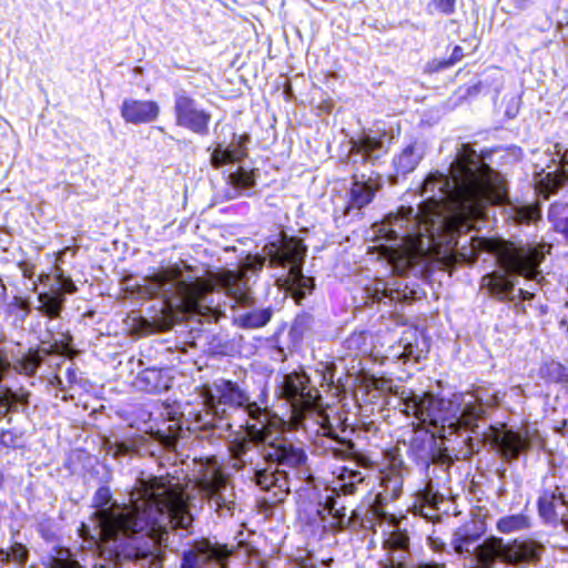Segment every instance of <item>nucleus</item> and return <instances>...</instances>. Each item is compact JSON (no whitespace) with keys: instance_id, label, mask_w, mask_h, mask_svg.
I'll return each instance as SVG.
<instances>
[{"instance_id":"obj_1","label":"nucleus","mask_w":568,"mask_h":568,"mask_svg":"<svg viewBox=\"0 0 568 568\" xmlns=\"http://www.w3.org/2000/svg\"><path fill=\"white\" fill-rule=\"evenodd\" d=\"M491 155L493 151L479 155L469 144H462L449 174L436 171L425 178L419 192L425 200L418 210L399 206L374 225L376 235L407 255L455 245L467 229L462 210L496 201L497 175L486 162Z\"/></svg>"},{"instance_id":"obj_2","label":"nucleus","mask_w":568,"mask_h":568,"mask_svg":"<svg viewBox=\"0 0 568 568\" xmlns=\"http://www.w3.org/2000/svg\"><path fill=\"white\" fill-rule=\"evenodd\" d=\"M266 257L247 256L242 270H220L209 272L206 277L184 274L180 266L162 268L144 277L140 294L149 297H160L170 310L203 312L214 305V291H222L236 304L250 305L251 295L246 273L262 271L267 258L271 266L287 267V274L278 280L280 287L290 295L296 304L315 288L314 278L303 274L307 246L298 237H285L281 244L271 243L265 246Z\"/></svg>"},{"instance_id":"obj_3","label":"nucleus","mask_w":568,"mask_h":568,"mask_svg":"<svg viewBox=\"0 0 568 568\" xmlns=\"http://www.w3.org/2000/svg\"><path fill=\"white\" fill-rule=\"evenodd\" d=\"M93 507L100 540H111L109 552L125 558L150 555L152 538L168 541L170 527L187 530L193 523L187 504L156 478L132 489L129 505L112 501L110 488L101 486L93 496Z\"/></svg>"},{"instance_id":"obj_4","label":"nucleus","mask_w":568,"mask_h":568,"mask_svg":"<svg viewBox=\"0 0 568 568\" xmlns=\"http://www.w3.org/2000/svg\"><path fill=\"white\" fill-rule=\"evenodd\" d=\"M497 404V393L489 398L477 394L455 395L453 400L437 398L432 393L410 394L404 399L403 412L416 417L422 424L434 427H463L474 435L466 442L471 454H479L481 449H497V426H479L476 422L485 418L486 409Z\"/></svg>"},{"instance_id":"obj_5","label":"nucleus","mask_w":568,"mask_h":568,"mask_svg":"<svg viewBox=\"0 0 568 568\" xmlns=\"http://www.w3.org/2000/svg\"><path fill=\"white\" fill-rule=\"evenodd\" d=\"M266 464L263 468H254L253 479L262 490L273 493L275 500H282L290 491V476L284 468L294 470L296 477L311 484L313 475L307 467V455L302 447L295 446L283 437L265 442L261 453Z\"/></svg>"},{"instance_id":"obj_6","label":"nucleus","mask_w":568,"mask_h":568,"mask_svg":"<svg viewBox=\"0 0 568 568\" xmlns=\"http://www.w3.org/2000/svg\"><path fill=\"white\" fill-rule=\"evenodd\" d=\"M487 525L480 515L458 527L452 538L456 554L466 556L477 568H494L497 560V537L489 536L481 544H475L486 532Z\"/></svg>"},{"instance_id":"obj_7","label":"nucleus","mask_w":568,"mask_h":568,"mask_svg":"<svg viewBox=\"0 0 568 568\" xmlns=\"http://www.w3.org/2000/svg\"><path fill=\"white\" fill-rule=\"evenodd\" d=\"M43 358L41 349H29L11 364L6 352L0 348V419L4 418L10 413L19 412L20 406L26 408L29 405L30 393L22 388L14 390L3 385L2 382L6 375L11 372V369H14L19 374L33 376L42 365Z\"/></svg>"},{"instance_id":"obj_8","label":"nucleus","mask_w":568,"mask_h":568,"mask_svg":"<svg viewBox=\"0 0 568 568\" xmlns=\"http://www.w3.org/2000/svg\"><path fill=\"white\" fill-rule=\"evenodd\" d=\"M544 257V251L535 245L499 236V270L532 280L539 274L538 267Z\"/></svg>"},{"instance_id":"obj_9","label":"nucleus","mask_w":568,"mask_h":568,"mask_svg":"<svg viewBox=\"0 0 568 568\" xmlns=\"http://www.w3.org/2000/svg\"><path fill=\"white\" fill-rule=\"evenodd\" d=\"M213 427L237 432L244 430L250 437L260 439L268 425L270 413L256 402L247 400V404L233 406L223 415L213 417Z\"/></svg>"},{"instance_id":"obj_10","label":"nucleus","mask_w":568,"mask_h":568,"mask_svg":"<svg viewBox=\"0 0 568 568\" xmlns=\"http://www.w3.org/2000/svg\"><path fill=\"white\" fill-rule=\"evenodd\" d=\"M499 214L503 216L505 227L510 232L524 226L537 224L541 220V205L538 201L525 203L519 197H511L507 190V182L499 173Z\"/></svg>"},{"instance_id":"obj_11","label":"nucleus","mask_w":568,"mask_h":568,"mask_svg":"<svg viewBox=\"0 0 568 568\" xmlns=\"http://www.w3.org/2000/svg\"><path fill=\"white\" fill-rule=\"evenodd\" d=\"M173 98L175 124L197 135H207L211 113L185 90L175 91Z\"/></svg>"},{"instance_id":"obj_12","label":"nucleus","mask_w":568,"mask_h":568,"mask_svg":"<svg viewBox=\"0 0 568 568\" xmlns=\"http://www.w3.org/2000/svg\"><path fill=\"white\" fill-rule=\"evenodd\" d=\"M281 394L296 412L316 408L320 390L311 383L305 372H293L283 376Z\"/></svg>"},{"instance_id":"obj_13","label":"nucleus","mask_w":568,"mask_h":568,"mask_svg":"<svg viewBox=\"0 0 568 568\" xmlns=\"http://www.w3.org/2000/svg\"><path fill=\"white\" fill-rule=\"evenodd\" d=\"M382 176L372 171L369 174H353V181L347 193L348 200L344 207V215H358L361 211L373 202L376 193L382 189Z\"/></svg>"},{"instance_id":"obj_14","label":"nucleus","mask_w":568,"mask_h":568,"mask_svg":"<svg viewBox=\"0 0 568 568\" xmlns=\"http://www.w3.org/2000/svg\"><path fill=\"white\" fill-rule=\"evenodd\" d=\"M390 141L392 138L386 132L363 133L358 139L351 140L349 161L354 165L358 163L374 165L387 154Z\"/></svg>"},{"instance_id":"obj_15","label":"nucleus","mask_w":568,"mask_h":568,"mask_svg":"<svg viewBox=\"0 0 568 568\" xmlns=\"http://www.w3.org/2000/svg\"><path fill=\"white\" fill-rule=\"evenodd\" d=\"M248 395L236 383L217 379L213 383L206 405L213 417L223 415L227 409L241 404H247Z\"/></svg>"},{"instance_id":"obj_16","label":"nucleus","mask_w":568,"mask_h":568,"mask_svg":"<svg viewBox=\"0 0 568 568\" xmlns=\"http://www.w3.org/2000/svg\"><path fill=\"white\" fill-rule=\"evenodd\" d=\"M445 448L443 439L425 427L413 428L408 438L407 455L419 467L434 460V456Z\"/></svg>"},{"instance_id":"obj_17","label":"nucleus","mask_w":568,"mask_h":568,"mask_svg":"<svg viewBox=\"0 0 568 568\" xmlns=\"http://www.w3.org/2000/svg\"><path fill=\"white\" fill-rule=\"evenodd\" d=\"M153 549L148 556H139L136 558H125L120 552L109 554V546L111 540H100L99 555L92 568H121V561H149L151 565H156L163 560V548L168 547V541L155 540L152 538Z\"/></svg>"},{"instance_id":"obj_18","label":"nucleus","mask_w":568,"mask_h":568,"mask_svg":"<svg viewBox=\"0 0 568 568\" xmlns=\"http://www.w3.org/2000/svg\"><path fill=\"white\" fill-rule=\"evenodd\" d=\"M202 489L220 516H232L235 505L233 487L221 474L213 473L203 481Z\"/></svg>"},{"instance_id":"obj_19","label":"nucleus","mask_w":568,"mask_h":568,"mask_svg":"<svg viewBox=\"0 0 568 568\" xmlns=\"http://www.w3.org/2000/svg\"><path fill=\"white\" fill-rule=\"evenodd\" d=\"M226 560L225 551L209 540L195 541L183 550L180 568H203L210 562L223 565Z\"/></svg>"},{"instance_id":"obj_20","label":"nucleus","mask_w":568,"mask_h":568,"mask_svg":"<svg viewBox=\"0 0 568 568\" xmlns=\"http://www.w3.org/2000/svg\"><path fill=\"white\" fill-rule=\"evenodd\" d=\"M542 549V545L532 539H515L504 545L499 538V560L508 564L538 562L541 558Z\"/></svg>"},{"instance_id":"obj_21","label":"nucleus","mask_w":568,"mask_h":568,"mask_svg":"<svg viewBox=\"0 0 568 568\" xmlns=\"http://www.w3.org/2000/svg\"><path fill=\"white\" fill-rule=\"evenodd\" d=\"M453 464L454 458L445 447L440 450V454L434 456V460L420 466L427 480L426 490L433 491L446 486L450 480V467Z\"/></svg>"},{"instance_id":"obj_22","label":"nucleus","mask_w":568,"mask_h":568,"mask_svg":"<svg viewBox=\"0 0 568 568\" xmlns=\"http://www.w3.org/2000/svg\"><path fill=\"white\" fill-rule=\"evenodd\" d=\"M160 108L154 101L125 99L121 106V115L132 124L150 123L159 116Z\"/></svg>"},{"instance_id":"obj_23","label":"nucleus","mask_w":568,"mask_h":568,"mask_svg":"<svg viewBox=\"0 0 568 568\" xmlns=\"http://www.w3.org/2000/svg\"><path fill=\"white\" fill-rule=\"evenodd\" d=\"M250 142L248 134L236 135L233 134L231 144L223 148L219 144L211 153L210 162L215 169L225 164L239 162L247 155L246 144Z\"/></svg>"},{"instance_id":"obj_24","label":"nucleus","mask_w":568,"mask_h":568,"mask_svg":"<svg viewBox=\"0 0 568 568\" xmlns=\"http://www.w3.org/2000/svg\"><path fill=\"white\" fill-rule=\"evenodd\" d=\"M499 456L506 460L517 459L529 447L527 432L507 429L506 423H499Z\"/></svg>"},{"instance_id":"obj_25","label":"nucleus","mask_w":568,"mask_h":568,"mask_svg":"<svg viewBox=\"0 0 568 568\" xmlns=\"http://www.w3.org/2000/svg\"><path fill=\"white\" fill-rule=\"evenodd\" d=\"M398 347L402 348L399 353H395L404 362L413 359L419 362L426 357L428 353V343L426 338L415 328H409L403 333L399 339Z\"/></svg>"},{"instance_id":"obj_26","label":"nucleus","mask_w":568,"mask_h":568,"mask_svg":"<svg viewBox=\"0 0 568 568\" xmlns=\"http://www.w3.org/2000/svg\"><path fill=\"white\" fill-rule=\"evenodd\" d=\"M425 155V144L423 142H413L408 144L403 151L393 160L394 168L397 174L406 175L413 172L420 160Z\"/></svg>"},{"instance_id":"obj_27","label":"nucleus","mask_w":568,"mask_h":568,"mask_svg":"<svg viewBox=\"0 0 568 568\" xmlns=\"http://www.w3.org/2000/svg\"><path fill=\"white\" fill-rule=\"evenodd\" d=\"M368 292L373 302L377 303H402L408 298L406 290H402L398 282L389 285L385 281L378 280L373 287L368 288Z\"/></svg>"},{"instance_id":"obj_28","label":"nucleus","mask_w":568,"mask_h":568,"mask_svg":"<svg viewBox=\"0 0 568 568\" xmlns=\"http://www.w3.org/2000/svg\"><path fill=\"white\" fill-rule=\"evenodd\" d=\"M567 182L568 175L565 171V164L560 163L556 171L548 172L536 181V189L544 199H548L562 189Z\"/></svg>"},{"instance_id":"obj_29","label":"nucleus","mask_w":568,"mask_h":568,"mask_svg":"<svg viewBox=\"0 0 568 568\" xmlns=\"http://www.w3.org/2000/svg\"><path fill=\"white\" fill-rule=\"evenodd\" d=\"M408 545L409 537L405 531H393L385 540V546L393 554V559L383 564V568H397V565H399V562L405 558L404 554L406 552Z\"/></svg>"},{"instance_id":"obj_30","label":"nucleus","mask_w":568,"mask_h":568,"mask_svg":"<svg viewBox=\"0 0 568 568\" xmlns=\"http://www.w3.org/2000/svg\"><path fill=\"white\" fill-rule=\"evenodd\" d=\"M538 377L545 384H568V369L555 359L545 361L538 368Z\"/></svg>"},{"instance_id":"obj_31","label":"nucleus","mask_w":568,"mask_h":568,"mask_svg":"<svg viewBox=\"0 0 568 568\" xmlns=\"http://www.w3.org/2000/svg\"><path fill=\"white\" fill-rule=\"evenodd\" d=\"M548 221L552 231L568 242V203L552 202L548 207Z\"/></svg>"},{"instance_id":"obj_32","label":"nucleus","mask_w":568,"mask_h":568,"mask_svg":"<svg viewBox=\"0 0 568 568\" xmlns=\"http://www.w3.org/2000/svg\"><path fill=\"white\" fill-rule=\"evenodd\" d=\"M39 306L37 307L43 315L51 318L58 317L62 311L65 297L59 290L42 292L38 294Z\"/></svg>"},{"instance_id":"obj_33","label":"nucleus","mask_w":568,"mask_h":568,"mask_svg":"<svg viewBox=\"0 0 568 568\" xmlns=\"http://www.w3.org/2000/svg\"><path fill=\"white\" fill-rule=\"evenodd\" d=\"M163 371L146 368L140 373L138 384L144 392L161 393L169 388V381L164 378Z\"/></svg>"},{"instance_id":"obj_34","label":"nucleus","mask_w":568,"mask_h":568,"mask_svg":"<svg viewBox=\"0 0 568 568\" xmlns=\"http://www.w3.org/2000/svg\"><path fill=\"white\" fill-rule=\"evenodd\" d=\"M273 311L270 307L252 310L239 314L235 323L245 329H255L265 326L272 318Z\"/></svg>"},{"instance_id":"obj_35","label":"nucleus","mask_w":568,"mask_h":568,"mask_svg":"<svg viewBox=\"0 0 568 568\" xmlns=\"http://www.w3.org/2000/svg\"><path fill=\"white\" fill-rule=\"evenodd\" d=\"M365 476L357 469L344 466L341 468L338 479L341 481L338 490L344 495H353L356 487L364 480Z\"/></svg>"},{"instance_id":"obj_36","label":"nucleus","mask_w":568,"mask_h":568,"mask_svg":"<svg viewBox=\"0 0 568 568\" xmlns=\"http://www.w3.org/2000/svg\"><path fill=\"white\" fill-rule=\"evenodd\" d=\"M49 568H83L79 561L73 558L72 552L64 547L52 548L48 557Z\"/></svg>"},{"instance_id":"obj_37","label":"nucleus","mask_w":568,"mask_h":568,"mask_svg":"<svg viewBox=\"0 0 568 568\" xmlns=\"http://www.w3.org/2000/svg\"><path fill=\"white\" fill-rule=\"evenodd\" d=\"M328 445L325 447L326 453L336 459L354 458L357 454L355 444L351 440L342 438H328Z\"/></svg>"},{"instance_id":"obj_38","label":"nucleus","mask_w":568,"mask_h":568,"mask_svg":"<svg viewBox=\"0 0 568 568\" xmlns=\"http://www.w3.org/2000/svg\"><path fill=\"white\" fill-rule=\"evenodd\" d=\"M422 494V504L418 507L415 506L416 513L427 520H434L435 518H438L439 516L437 514V504L443 501V497H439L437 494L426 489Z\"/></svg>"},{"instance_id":"obj_39","label":"nucleus","mask_w":568,"mask_h":568,"mask_svg":"<svg viewBox=\"0 0 568 568\" xmlns=\"http://www.w3.org/2000/svg\"><path fill=\"white\" fill-rule=\"evenodd\" d=\"M323 511H327L328 515L332 517V519H333L332 527L336 530V528L341 521V515L343 513H346V507H345L344 503L341 500V496L335 495L333 493L332 495L326 496L322 510H317L318 515L322 518H324Z\"/></svg>"},{"instance_id":"obj_40","label":"nucleus","mask_w":568,"mask_h":568,"mask_svg":"<svg viewBox=\"0 0 568 568\" xmlns=\"http://www.w3.org/2000/svg\"><path fill=\"white\" fill-rule=\"evenodd\" d=\"M229 183L235 193L231 197H235L240 191H248L255 185V179L252 172L246 171L240 166L235 172L229 174Z\"/></svg>"},{"instance_id":"obj_41","label":"nucleus","mask_w":568,"mask_h":568,"mask_svg":"<svg viewBox=\"0 0 568 568\" xmlns=\"http://www.w3.org/2000/svg\"><path fill=\"white\" fill-rule=\"evenodd\" d=\"M530 527V518L524 513L499 518V531L509 534Z\"/></svg>"},{"instance_id":"obj_42","label":"nucleus","mask_w":568,"mask_h":568,"mask_svg":"<svg viewBox=\"0 0 568 568\" xmlns=\"http://www.w3.org/2000/svg\"><path fill=\"white\" fill-rule=\"evenodd\" d=\"M382 485L386 497L396 499L400 496L403 489V477L398 473H390L382 478Z\"/></svg>"},{"instance_id":"obj_43","label":"nucleus","mask_w":568,"mask_h":568,"mask_svg":"<svg viewBox=\"0 0 568 568\" xmlns=\"http://www.w3.org/2000/svg\"><path fill=\"white\" fill-rule=\"evenodd\" d=\"M252 449V442L246 438H240L233 442L231 452L233 458L241 463L243 466L246 464H252V458L248 457V453Z\"/></svg>"},{"instance_id":"obj_44","label":"nucleus","mask_w":568,"mask_h":568,"mask_svg":"<svg viewBox=\"0 0 568 568\" xmlns=\"http://www.w3.org/2000/svg\"><path fill=\"white\" fill-rule=\"evenodd\" d=\"M363 513L359 509L352 510L351 515L347 516L346 513L341 515V521L337 526L336 530L342 531L345 529L358 530L361 529V525H364L362 521Z\"/></svg>"},{"instance_id":"obj_45","label":"nucleus","mask_w":568,"mask_h":568,"mask_svg":"<svg viewBox=\"0 0 568 568\" xmlns=\"http://www.w3.org/2000/svg\"><path fill=\"white\" fill-rule=\"evenodd\" d=\"M386 518V514L377 506L373 505L365 509L363 513L362 521L365 525H361V528L371 529L374 527L376 521H383Z\"/></svg>"},{"instance_id":"obj_46","label":"nucleus","mask_w":568,"mask_h":568,"mask_svg":"<svg viewBox=\"0 0 568 568\" xmlns=\"http://www.w3.org/2000/svg\"><path fill=\"white\" fill-rule=\"evenodd\" d=\"M524 159V151L520 146L511 145L504 150V154L499 158L501 165H513L520 163Z\"/></svg>"},{"instance_id":"obj_47","label":"nucleus","mask_w":568,"mask_h":568,"mask_svg":"<svg viewBox=\"0 0 568 568\" xmlns=\"http://www.w3.org/2000/svg\"><path fill=\"white\" fill-rule=\"evenodd\" d=\"M106 453L114 458H120L130 455L133 452V446L125 442H108L105 444Z\"/></svg>"},{"instance_id":"obj_48","label":"nucleus","mask_w":568,"mask_h":568,"mask_svg":"<svg viewBox=\"0 0 568 568\" xmlns=\"http://www.w3.org/2000/svg\"><path fill=\"white\" fill-rule=\"evenodd\" d=\"M311 324L312 317L310 315H298L292 325L291 334L302 337L305 331L311 327Z\"/></svg>"},{"instance_id":"obj_49","label":"nucleus","mask_w":568,"mask_h":568,"mask_svg":"<svg viewBox=\"0 0 568 568\" xmlns=\"http://www.w3.org/2000/svg\"><path fill=\"white\" fill-rule=\"evenodd\" d=\"M9 554V560L13 559L20 566L26 565L29 556V551L22 544L16 542L11 546Z\"/></svg>"},{"instance_id":"obj_50","label":"nucleus","mask_w":568,"mask_h":568,"mask_svg":"<svg viewBox=\"0 0 568 568\" xmlns=\"http://www.w3.org/2000/svg\"><path fill=\"white\" fill-rule=\"evenodd\" d=\"M480 290L491 297L497 295V271H493L481 278Z\"/></svg>"},{"instance_id":"obj_51","label":"nucleus","mask_w":568,"mask_h":568,"mask_svg":"<svg viewBox=\"0 0 568 568\" xmlns=\"http://www.w3.org/2000/svg\"><path fill=\"white\" fill-rule=\"evenodd\" d=\"M57 282L60 286V288H58L59 291H61V293H63V295L65 293L68 294H72L77 291V286L75 284L73 283V281L69 277V276H65L62 272V270H60V267H57Z\"/></svg>"},{"instance_id":"obj_52","label":"nucleus","mask_w":568,"mask_h":568,"mask_svg":"<svg viewBox=\"0 0 568 568\" xmlns=\"http://www.w3.org/2000/svg\"><path fill=\"white\" fill-rule=\"evenodd\" d=\"M454 64L448 59H433L426 65V71L429 73H437L452 68Z\"/></svg>"},{"instance_id":"obj_53","label":"nucleus","mask_w":568,"mask_h":568,"mask_svg":"<svg viewBox=\"0 0 568 568\" xmlns=\"http://www.w3.org/2000/svg\"><path fill=\"white\" fill-rule=\"evenodd\" d=\"M521 99L518 95H511L508 100V104L505 110V114L508 119L515 118L520 109Z\"/></svg>"},{"instance_id":"obj_54","label":"nucleus","mask_w":568,"mask_h":568,"mask_svg":"<svg viewBox=\"0 0 568 568\" xmlns=\"http://www.w3.org/2000/svg\"><path fill=\"white\" fill-rule=\"evenodd\" d=\"M432 4L444 14H450L455 10V0H433Z\"/></svg>"},{"instance_id":"obj_55","label":"nucleus","mask_w":568,"mask_h":568,"mask_svg":"<svg viewBox=\"0 0 568 568\" xmlns=\"http://www.w3.org/2000/svg\"><path fill=\"white\" fill-rule=\"evenodd\" d=\"M464 57V49L460 45H455L449 57L450 63L454 65L458 63Z\"/></svg>"},{"instance_id":"obj_56","label":"nucleus","mask_w":568,"mask_h":568,"mask_svg":"<svg viewBox=\"0 0 568 568\" xmlns=\"http://www.w3.org/2000/svg\"><path fill=\"white\" fill-rule=\"evenodd\" d=\"M78 372L79 369L77 367L70 366L65 371V377L69 382V384H74L78 381Z\"/></svg>"},{"instance_id":"obj_57","label":"nucleus","mask_w":568,"mask_h":568,"mask_svg":"<svg viewBox=\"0 0 568 568\" xmlns=\"http://www.w3.org/2000/svg\"><path fill=\"white\" fill-rule=\"evenodd\" d=\"M498 286H499V294L500 293H507L511 288V285L508 282V280L504 275H501V274H499Z\"/></svg>"},{"instance_id":"obj_58","label":"nucleus","mask_w":568,"mask_h":568,"mask_svg":"<svg viewBox=\"0 0 568 568\" xmlns=\"http://www.w3.org/2000/svg\"><path fill=\"white\" fill-rule=\"evenodd\" d=\"M20 268H21L24 277L32 278V276H33V266L32 265H30L28 263H23L20 265Z\"/></svg>"},{"instance_id":"obj_59","label":"nucleus","mask_w":568,"mask_h":568,"mask_svg":"<svg viewBox=\"0 0 568 568\" xmlns=\"http://www.w3.org/2000/svg\"><path fill=\"white\" fill-rule=\"evenodd\" d=\"M77 252V248L74 247H71V246H67L64 247L58 255V261L61 262L63 260V257L67 255V254H71L72 256L75 254Z\"/></svg>"},{"instance_id":"obj_60","label":"nucleus","mask_w":568,"mask_h":568,"mask_svg":"<svg viewBox=\"0 0 568 568\" xmlns=\"http://www.w3.org/2000/svg\"><path fill=\"white\" fill-rule=\"evenodd\" d=\"M9 562L8 551L0 549V568H3Z\"/></svg>"},{"instance_id":"obj_61","label":"nucleus","mask_w":568,"mask_h":568,"mask_svg":"<svg viewBox=\"0 0 568 568\" xmlns=\"http://www.w3.org/2000/svg\"><path fill=\"white\" fill-rule=\"evenodd\" d=\"M557 432L561 436L568 437V422L566 419L561 422V426L557 428Z\"/></svg>"},{"instance_id":"obj_62","label":"nucleus","mask_w":568,"mask_h":568,"mask_svg":"<svg viewBox=\"0 0 568 568\" xmlns=\"http://www.w3.org/2000/svg\"><path fill=\"white\" fill-rule=\"evenodd\" d=\"M557 521H559L565 531L568 532V514H562Z\"/></svg>"},{"instance_id":"obj_63","label":"nucleus","mask_w":568,"mask_h":568,"mask_svg":"<svg viewBox=\"0 0 568 568\" xmlns=\"http://www.w3.org/2000/svg\"><path fill=\"white\" fill-rule=\"evenodd\" d=\"M6 435H7V432H4V430H2V432L0 433V446H6V447H8V446H9V445L6 443V439H4Z\"/></svg>"},{"instance_id":"obj_64","label":"nucleus","mask_w":568,"mask_h":568,"mask_svg":"<svg viewBox=\"0 0 568 568\" xmlns=\"http://www.w3.org/2000/svg\"><path fill=\"white\" fill-rule=\"evenodd\" d=\"M62 384H63V383H62V379H61L59 376H55V385H57L59 388L63 389V385H62Z\"/></svg>"}]
</instances>
